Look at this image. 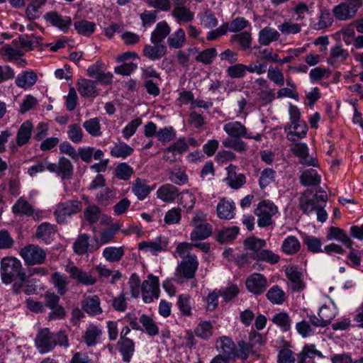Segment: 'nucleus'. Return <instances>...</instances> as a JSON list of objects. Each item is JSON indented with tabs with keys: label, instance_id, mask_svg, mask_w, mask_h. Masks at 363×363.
I'll list each match as a JSON object with an SVG mask.
<instances>
[{
	"label": "nucleus",
	"instance_id": "nucleus-1",
	"mask_svg": "<svg viewBox=\"0 0 363 363\" xmlns=\"http://www.w3.org/2000/svg\"><path fill=\"white\" fill-rule=\"evenodd\" d=\"M35 345L40 354H45L53 350L57 345L67 348L69 346V340L64 331L60 330L54 333L49 328H45L38 332Z\"/></svg>",
	"mask_w": 363,
	"mask_h": 363
},
{
	"label": "nucleus",
	"instance_id": "nucleus-2",
	"mask_svg": "<svg viewBox=\"0 0 363 363\" xmlns=\"http://www.w3.org/2000/svg\"><path fill=\"white\" fill-rule=\"evenodd\" d=\"M1 276L3 283L9 284L18 280L22 284L26 281L21 261L15 257H4L1 262Z\"/></svg>",
	"mask_w": 363,
	"mask_h": 363
},
{
	"label": "nucleus",
	"instance_id": "nucleus-3",
	"mask_svg": "<svg viewBox=\"0 0 363 363\" xmlns=\"http://www.w3.org/2000/svg\"><path fill=\"white\" fill-rule=\"evenodd\" d=\"M199 262L194 255L187 256L177 267L173 277L174 281L182 284L189 279H194L198 269Z\"/></svg>",
	"mask_w": 363,
	"mask_h": 363
},
{
	"label": "nucleus",
	"instance_id": "nucleus-4",
	"mask_svg": "<svg viewBox=\"0 0 363 363\" xmlns=\"http://www.w3.org/2000/svg\"><path fill=\"white\" fill-rule=\"evenodd\" d=\"M194 230L190 234L192 242H198L209 238L213 233V226L206 222V215L201 211L194 212L191 221Z\"/></svg>",
	"mask_w": 363,
	"mask_h": 363
},
{
	"label": "nucleus",
	"instance_id": "nucleus-5",
	"mask_svg": "<svg viewBox=\"0 0 363 363\" xmlns=\"http://www.w3.org/2000/svg\"><path fill=\"white\" fill-rule=\"evenodd\" d=\"M312 191L306 190L300 197L299 206L301 210L307 215L315 212L317 220L324 223L328 218V213L321 203H318L311 196Z\"/></svg>",
	"mask_w": 363,
	"mask_h": 363
},
{
	"label": "nucleus",
	"instance_id": "nucleus-6",
	"mask_svg": "<svg viewBox=\"0 0 363 363\" xmlns=\"http://www.w3.org/2000/svg\"><path fill=\"white\" fill-rule=\"evenodd\" d=\"M363 7V0H345L333 8V14L339 21L353 18Z\"/></svg>",
	"mask_w": 363,
	"mask_h": 363
},
{
	"label": "nucleus",
	"instance_id": "nucleus-7",
	"mask_svg": "<svg viewBox=\"0 0 363 363\" xmlns=\"http://www.w3.org/2000/svg\"><path fill=\"white\" fill-rule=\"evenodd\" d=\"M257 217V225L266 228L273 223L272 217L278 213L277 206L269 200L260 201L254 211Z\"/></svg>",
	"mask_w": 363,
	"mask_h": 363
},
{
	"label": "nucleus",
	"instance_id": "nucleus-8",
	"mask_svg": "<svg viewBox=\"0 0 363 363\" xmlns=\"http://www.w3.org/2000/svg\"><path fill=\"white\" fill-rule=\"evenodd\" d=\"M19 255L28 266L40 265L47 258L45 250L35 244H29L21 248Z\"/></svg>",
	"mask_w": 363,
	"mask_h": 363
},
{
	"label": "nucleus",
	"instance_id": "nucleus-9",
	"mask_svg": "<svg viewBox=\"0 0 363 363\" xmlns=\"http://www.w3.org/2000/svg\"><path fill=\"white\" fill-rule=\"evenodd\" d=\"M65 269L69 274V277L77 284L89 286L94 285L97 282V278L91 272L84 270L82 268L75 265L72 262H69L65 266Z\"/></svg>",
	"mask_w": 363,
	"mask_h": 363
},
{
	"label": "nucleus",
	"instance_id": "nucleus-10",
	"mask_svg": "<svg viewBox=\"0 0 363 363\" xmlns=\"http://www.w3.org/2000/svg\"><path fill=\"white\" fill-rule=\"evenodd\" d=\"M82 209V203L79 200H67L57 205L54 215L57 223L65 224L68 217L79 213Z\"/></svg>",
	"mask_w": 363,
	"mask_h": 363
},
{
	"label": "nucleus",
	"instance_id": "nucleus-11",
	"mask_svg": "<svg viewBox=\"0 0 363 363\" xmlns=\"http://www.w3.org/2000/svg\"><path fill=\"white\" fill-rule=\"evenodd\" d=\"M143 300L145 303H150L157 299L160 296L159 279L152 274H149L147 279L141 285Z\"/></svg>",
	"mask_w": 363,
	"mask_h": 363
},
{
	"label": "nucleus",
	"instance_id": "nucleus-12",
	"mask_svg": "<svg viewBox=\"0 0 363 363\" xmlns=\"http://www.w3.org/2000/svg\"><path fill=\"white\" fill-rule=\"evenodd\" d=\"M290 150L292 154L299 159L301 164L312 167H318L317 158L309 155L308 148L306 143H298L291 145Z\"/></svg>",
	"mask_w": 363,
	"mask_h": 363
},
{
	"label": "nucleus",
	"instance_id": "nucleus-13",
	"mask_svg": "<svg viewBox=\"0 0 363 363\" xmlns=\"http://www.w3.org/2000/svg\"><path fill=\"white\" fill-rule=\"evenodd\" d=\"M247 289L255 296L262 294L268 286V281L266 277L260 273H253L250 275L246 281Z\"/></svg>",
	"mask_w": 363,
	"mask_h": 363
},
{
	"label": "nucleus",
	"instance_id": "nucleus-14",
	"mask_svg": "<svg viewBox=\"0 0 363 363\" xmlns=\"http://www.w3.org/2000/svg\"><path fill=\"white\" fill-rule=\"evenodd\" d=\"M168 243L169 241L167 238L159 236L153 240L140 242L138 244V249L140 250L150 252L154 255H157L160 252L167 250Z\"/></svg>",
	"mask_w": 363,
	"mask_h": 363
},
{
	"label": "nucleus",
	"instance_id": "nucleus-15",
	"mask_svg": "<svg viewBox=\"0 0 363 363\" xmlns=\"http://www.w3.org/2000/svg\"><path fill=\"white\" fill-rule=\"evenodd\" d=\"M167 52V48L164 43H151L144 45L143 55L151 61L162 59Z\"/></svg>",
	"mask_w": 363,
	"mask_h": 363
},
{
	"label": "nucleus",
	"instance_id": "nucleus-16",
	"mask_svg": "<svg viewBox=\"0 0 363 363\" xmlns=\"http://www.w3.org/2000/svg\"><path fill=\"white\" fill-rule=\"evenodd\" d=\"M315 357L320 359L325 358V356L320 350H317L315 345H305L297 355L296 363H317L315 360Z\"/></svg>",
	"mask_w": 363,
	"mask_h": 363
},
{
	"label": "nucleus",
	"instance_id": "nucleus-17",
	"mask_svg": "<svg viewBox=\"0 0 363 363\" xmlns=\"http://www.w3.org/2000/svg\"><path fill=\"white\" fill-rule=\"evenodd\" d=\"M44 18L52 26L58 28L63 32H67L72 24V19L69 16H62L56 11L45 13Z\"/></svg>",
	"mask_w": 363,
	"mask_h": 363
},
{
	"label": "nucleus",
	"instance_id": "nucleus-18",
	"mask_svg": "<svg viewBox=\"0 0 363 363\" xmlns=\"http://www.w3.org/2000/svg\"><path fill=\"white\" fill-rule=\"evenodd\" d=\"M286 133V138L291 141H296L306 137L308 126L304 121L291 123L284 128Z\"/></svg>",
	"mask_w": 363,
	"mask_h": 363
},
{
	"label": "nucleus",
	"instance_id": "nucleus-19",
	"mask_svg": "<svg viewBox=\"0 0 363 363\" xmlns=\"http://www.w3.org/2000/svg\"><path fill=\"white\" fill-rule=\"evenodd\" d=\"M223 130L230 138L240 139L251 137V133H247L246 126L240 121H232L225 123L223 126Z\"/></svg>",
	"mask_w": 363,
	"mask_h": 363
},
{
	"label": "nucleus",
	"instance_id": "nucleus-20",
	"mask_svg": "<svg viewBox=\"0 0 363 363\" xmlns=\"http://www.w3.org/2000/svg\"><path fill=\"white\" fill-rule=\"evenodd\" d=\"M89 236L87 234L79 235L73 244L74 252L78 255H82L88 252H93L99 249L100 245H90Z\"/></svg>",
	"mask_w": 363,
	"mask_h": 363
},
{
	"label": "nucleus",
	"instance_id": "nucleus-21",
	"mask_svg": "<svg viewBox=\"0 0 363 363\" xmlns=\"http://www.w3.org/2000/svg\"><path fill=\"white\" fill-rule=\"evenodd\" d=\"M57 232V226L50 223H43L35 230V237L41 242L49 244L54 238Z\"/></svg>",
	"mask_w": 363,
	"mask_h": 363
},
{
	"label": "nucleus",
	"instance_id": "nucleus-22",
	"mask_svg": "<svg viewBox=\"0 0 363 363\" xmlns=\"http://www.w3.org/2000/svg\"><path fill=\"white\" fill-rule=\"evenodd\" d=\"M267 242L264 239L256 237H249L244 241L245 249L249 252L250 257L255 259L259 253L266 247Z\"/></svg>",
	"mask_w": 363,
	"mask_h": 363
},
{
	"label": "nucleus",
	"instance_id": "nucleus-23",
	"mask_svg": "<svg viewBox=\"0 0 363 363\" xmlns=\"http://www.w3.org/2000/svg\"><path fill=\"white\" fill-rule=\"evenodd\" d=\"M285 274L290 281L291 289L294 291H300L303 289V275L297 267L291 266L286 267Z\"/></svg>",
	"mask_w": 363,
	"mask_h": 363
},
{
	"label": "nucleus",
	"instance_id": "nucleus-24",
	"mask_svg": "<svg viewBox=\"0 0 363 363\" xmlns=\"http://www.w3.org/2000/svg\"><path fill=\"white\" fill-rule=\"evenodd\" d=\"M81 306L82 309L90 315H97L103 313L100 298L96 295L84 297Z\"/></svg>",
	"mask_w": 363,
	"mask_h": 363
},
{
	"label": "nucleus",
	"instance_id": "nucleus-25",
	"mask_svg": "<svg viewBox=\"0 0 363 363\" xmlns=\"http://www.w3.org/2000/svg\"><path fill=\"white\" fill-rule=\"evenodd\" d=\"M52 165L55 166V171H51L52 173L60 175L62 179H69L72 178L74 167L69 160L65 157H60L57 164L52 163Z\"/></svg>",
	"mask_w": 363,
	"mask_h": 363
},
{
	"label": "nucleus",
	"instance_id": "nucleus-26",
	"mask_svg": "<svg viewBox=\"0 0 363 363\" xmlns=\"http://www.w3.org/2000/svg\"><path fill=\"white\" fill-rule=\"evenodd\" d=\"M235 204L233 201L222 198L217 205V216L220 219L230 220L235 216Z\"/></svg>",
	"mask_w": 363,
	"mask_h": 363
},
{
	"label": "nucleus",
	"instance_id": "nucleus-27",
	"mask_svg": "<svg viewBox=\"0 0 363 363\" xmlns=\"http://www.w3.org/2000/svg\"><path fill=\"white\" fill-rule=\"evenodd\" d=\"M157 197L166 203H172L179 197V189L171 184L161 186L157 191Z\"/></svg>",
	"mask_w": 363,
	"mask_h": 363
},
{
	"label": "nucleus",
	"instance_id": "nucleus-28",
	"mask_svg": "<svg viewBox=\"0 0 363 363\" xmlns=\"http://www.w3.org/2000/svg\"><path fill=\"white\" fill-rule=\"evenodd\" d=\"M350 57L349 52L341 45L333 47L328 58V63L334 67H337L344 62Z\"/></svg>",
	"mask_w": 363,
	"mask_h": 363
},
{
	"label": "nucleus",
	"instance_id": "nucleus-29",
	"mask_svg": "<svg viewBox=\"0 0 363 363\" xmlns=\"http://www.w3.org/2000/svg\"><path fill=\"white\" fill-rule=\"evenodd\" d=\"M228 176L225 181L229 186L233 189H238L246 182L245 176L243 174H237L235 172L236 167L230 164L227 168Z\"/></svg>",
	"mask_w": 363,
	"mask_h": 363
},
{
	"label": "nucleus",
	"instance_id": "nucleus-30",
	"mask_svg": "<svg viewBox=\"0 0 363 363\" xmlns=\"http://www.w3.org/2000/svg\"><path fill=\"white\" fill-rule=\"evenodd\" d=\"M216 347L223 357L230 359L236 355L235 343L227 337H222L216 342Z\"/></svg>",
	"mask_w": 363,
	"mask_h": 363
},
{
	"label": "nucleus",
	"instance_id": "nucleus-31",
	"mask_svg": "<svg viewBox=\"0 0 363 363\" xmlns=\"http://www.w3.org/2000/svg\"><path fill=\"white\" fill-rule=\"evenodd\" d=\"M171 28L165 21L159 22L150 35L151 43H164V39L169 35Z\"/></svg>",
	"mask_w": 363,
	"mask_h": 363
},
{
	"label": "nucleus",
	"instance_id": "nucleus-32",
	"mask_svg": "<svg viewBox=\"0 0 363 363\" xmlns=\"http://www.w3.org/2000/svg\"><path fill=\"white\" fill-rule=\"evenodd\" d=\"M280 33L275 28L267 26L259 30L258 35L259 43L267 46L271 43L277 41L280 38Z\"/></svg>",
	"mask_w": 363,
	"mask_h": 363
},
{
	"label": "nucleus",
	"instance_id": "nucleus-33",
	"mask_svg": "<svg viewBox=\"0 0 363 363\" xmlns=\"http://www.w3.org/2000/svg\"><path fill=\"white\" fill-rule=\"evenodd\" d=\"M132 192L139 200H144L151 192L152 189L147 184L145 179L137 178L132 183Z\"/></svg>",
	"mask_w": 363,
	"mask_h": 363
},
{
	"label": "nucleus",
	"instance_id": "nucleus-34",
	"mask_svg": "<svg viewBox=\"0 0 363 363\" xmlns=\"http://www.w3.org/2000/svg\"><path fill=\"white\" fill-rule=\"evenodd\" d=\"M328 240H336L341 242L347 248H352L354 242L348 235L341 228L337 227H330L327 235Z\"/></svg>",
	"mask_w": 363,
	"mask_h": 363
},
{
	"label": "nucleus",
	"instance_id": "nucleus-35",
	"mask_svg": "<svg viewBox=\"0 0 363 363\" xmlns=\"http://www.w3.org/2000/svg\"><path fill=\"white\" fill-rule=\"evenodd\" d=\"M33 129V126L30 121H26L21 125L16 135V143L18 146H23L29 142Z\"/></svg>",
	"mask_w": 363,
	"mask_h": 363
},
{
	"label": "nucleus",
	"instance_id": "nucleus-36",
	"mask_svg": "<svg viewBox=\"0 0 363 363\" xmlns=\"http://www.w3.org/2000/svg\"><path fill=\"white\" fill-rule=\"evenodd\" d=\"M50 280L59 295L63 296L67 293L69 281L65 274L58 272H54Z\"/></svg>",
	"mask_w": 363,
	"mask_h": 363
},
{
	"label": "nucleus",
	"instance_id": "nucleus-37",
	"mask_svg": "<svg viewBox=\"0 0 363 363\" xmlns=\"http://www.w3.org/2000/svg\"><path fill=\"white\" fill-rule=\"evenodd\" d=\"M330 310L327 306L320 308L318 316L313 315L309 316V323L315 327L324 328L328 325L333 318L332 315H325V312H329Z\"/></svg>",
	"mask_w": 363,
	"mask_h": 363
},
{
	"label": "nucleus",
	"instance_id": "nucleus-38",
	"mask_svg": "<svg viewBox=\"0 0 363 363\" xmlns=\"http://www.w3.org/2000/svg\"><path fill=\"white\" fill-rule=\"evenodd\" d=\"M37 74L33 71H24L20 73L16 79V84L24 89L33 86L36 81Z\"/></svg>",
	"mask_w": 363,
	"mask_h": 363
},
{
	"label": "nucleus",
	"instance_id": "nucleus-39",
	"mask_svg": "<svg viewBox=\"0 0 363 363\" xmlns=\"http://www.w3.org/2000/svg\"><path fill=\"white\" fill-rule=\"evenodd\" d=\"M118 350L122 355L123 360L129 362L135 352V343L131 339L120 340L118 343Z\"/></svg>",
	"mask_w": 363,
	"mask_h": 363
},
{
	"label": "nucleus",
	"instance_id": "nucleus-40",
	"mask_svg": "<svg viewBox=\"0 0 363 363\" xmlns=\"http://www.w3.org/2000/svg\"><path fill=\"white\" fill-rule=\"evenodd\" d=\"M78 91L84 97H95L97 95L96 82L82 79L77 83Z\"/></svg>",
	"mask_w": 363,
	"mask_h": 363
},
{
	"label": "nucleus",
	"instance_id": "nucleus-41",
	"mask_svg": "<svg viewBox=\"0 0 363 363\" xmlns=\"http://www.w3.org/2000/svg\"><path fill=\"white\" fill-rule=\"evenodd\" d=\"M320 176L318 174L317 171L313 169H308L303 171L300 176L301 184L306 186H318L320 184Z\"/></svg>",
	"mask_w": 363,
	"mask_h": 363
},
{
	"label": "nucleus",
	"instance_id": "nucleus-42",
	"mask_svg": "<svg viewBox=\"0 0 363 363\" xmlns=\"http://www.w3.org/2000/svg\"><path fill=\"white\" fill-rule=\"evenodd\" d=\"M266 297L270 303L281 305L286 299L285 292L278 285L271 287L266 294Z\"/></svg>",
	"mask_w": 363,
	"mask_h": 363
},
{
	"label": "nucleus",
	"instance_id": "nucleus-43",
	"mask_svg": "<svg viewBox=\"0 0 363 363\" xmlns=\"http://www.w3.org/2000/svg\"><path fill=\"white\" fill-rule=\"evenodd\" d=\"M186 39L185 32L183 28H178L173 34L167 38V43L169 48L174 49H180L186 44Z\"/></svg>",
	"mask_w": 363,
	"mask_h": 363
},
{
	"label": "nucleus",
	"instance_id": "nucleus-44",
	"mask_svg": "<svg viewBox=\"0 0 363 363\" xmlns=\"http://www.w3.org/2000/svg\"><path fill=\"white\" fill-rule=\"evenodd\" d=\"M281 250L288 255L297 253L301 249V242L295 236H288L281 245Z\"/></svg>",
	"mask_w": 363,
	"mask_h": 363
},
{
	"label": "nucleus",
	"instance_id": "nucleus-45",
	"mask_svg": "<svg viewBox=\"0 0 363 363\" xmlns=\"http://www.w3.org/2000/svg\"><path fill=\"white\" fill-rule=\"evenodd\" d=\"M124 247H107L103 250V257L110 262H118L123 257Z\"/></svg>",
	"mask_w": 363,
	"mask_h": 363
},
{
	"label": "nucleus",
	"instance_id": "nucleus-46",
	"mask_svg": "<svg viewBox=\"0 0 363 363\" xmlns=\"http://www.w3.org/2000/svg\"><path fill=\"white\" fill-rule=\"evenodd\" d=\"M120 226L118 224H113L110 228L103 229L99 234V240H96V245L107 244L113 240L116 233L119 230Z\"/></svg>",
	"mask_w": 363,
	"mask_h": 363
},
{
	"label": "nucleus",
	"instance_id": "nucleus-47",
	"mask_svg": "<svg viewBox=\"0 0 363 363\" xmlns=\"http://www.w3.org/2000/svg\"><path fill=\"white\" fill-rule=\"evenodd\" d=\"M272 321L278 326L282 332L289 331L291 325V319L286 312H279L275 314Z\"/></svg>",
	"mask_w": 363,
	"mask_h": 363
},
{
	"label": "nucleus",
	"instance_id": "nucleus-48",
	"mask_svg": "<svg viewBox=\"0 0 363 363\" xmlns=\"http://www.w3.org/2000/svg\"><path fill=\"white\" fill-rule=\"evenodd\" d=\"M172 14L178 21L184 23L191 22L194 18V13L186 6H175Z\"/></svg>",
	"mask_w": 363,
	"mask_h": 363
},
{
	"label": "nucleus",
	"instance_id": "nucleus-49",
	"mask_svg": "<svg viewBox=\"0 0 363 363\" xmlns=\"http://www.w3.org/2000/svg\"><path fill=\"white\" fill-rule=\"evenodd\" d=\"M74 29L82 35L90 36L96 30V24L86 20L77 21L74 23Z\"/></svg>",
	"mask_w": 363,
	"mask_h": 363
},
{
	"label": "nucleus",
	"instance_id": "nucleus-50",
	"mask_svg": "<svg viewBox=\"0 0 363 363\" xmlns=\"http://www.w3.org/2000/svg\"><path fill=\"white\" fill-rule=\"evenodd\" d=\"M199 18L201 25L206 28H216L218 24L215 13L210 9H206L203 13H200Z\"/></svg>",
	"mask_w": 363,
	"mask_h": 363
},
{
	"label": "nucleus",
	"instance_id": "nucleus-51",
	"mask_svg": "<svg viewBox=\"0 0 363 363\" xmlns=\"http://www.w3.org/2000/svg\"><path fill=\"white\" fill-rule=\"evenodd\" d=\"M238 233L239 228L237 226L224 228L218 232L217 240L222 244L230 242L236 238Z\"/></svg>",
	"mask_w": 363,
	"mask_h": 363
},
{
	"label": "nucleus",
	"instance_id": "nucleus-52",
	"mask_svg": "<svg viewBox=\"0 0 363 363\" xmlns=\"http://www.w3.org/2000/svg\"><path fill=\"white\" fill-rule=\"evenodd\" d=\"M13 213L30 216L33 214V206L25 199L20 198L12 207Z\"/></svg>",
	"mask_w": 363,
	"mask_h": 363
},
{
	"label": "nucleus",
	"instance_id": "nucleus-53",
	"mask_svg": "<svg viewBox=\"0 0 363 363\" xmlns=\"http://www.w3.org/2000/svg\"><path fill=\"white\" fill-rule=\"evenodd\" d=\"M333 23V18L331 16L328 9H322L318 16L317 23L313 24V28L315 30H321L330 26Z\"/></svg>",
	"mask_w": 363,
	"mask_h": 363
},
{
	"label": "nucleus",
	"instance_id": "nucleus-54",
	"mask_svg": "<svg viewBox=\"0 0 363 363\" xmlns=\"http://www.w3.org/2000/svg\"><path fill=\"white\" fill-rule=\"evenodd\" d=\"M83 128L92 137L101 136L102 134L100 120L96 117L85 121Z\"/></svg>",
	"mask_w": 363,
	"mask_h": 363
},
{
	"label": "nucleus",
	"instance_id": "nucleus-55",
	"mask_svg": "<svg viewBox=\"0 0 363 363\" xmlns=\"http://www.w3.org/2000/svg\"><path fill=\"white\" fill-rule=\"evenodd\" d=\"M133 152V148L125 143H118L111 148L110 154L113 157L125 158Z\"/></svg>",
	"mask_w": 363,
	"mask_h": 363
},
{
	"label": "nucleus",
	"instance_id": "nucleus-56",
	"mask_svg": "<svg viewBox=\"0 0 363 363\" xmlns=\"http://www.w3.org/2000/svg\"><path fill=\"white\" fill-rule=\"evenodd\" d=\"M177 304L182 315L191 316L192 315L191 296L189 294L179 295Z\"/></svg>",
	"mask_w": 363,
	"mask_h": 363
},
{
	"label": "nucleus",
	"instance_id": "nucleus-57",
	"mask_svg": "<svg viewBox=\"0 0 363 363\" xmlns=\"http://www.w3.org/2000/svg\"><path fill=\"white\" fill-rule=\"evenodd\" d=\"M278 29L281 34L288 35L290 34L296 35L301 32V25L294 23L291 20H286L281 24L278 26Z\"/></svg>",
	"mask_w": 363,
	"mask_h": 363
},
{
	"label": "nucleus",
	"instance_id": "nucleus-58",
	"mask_svg": "<svg viewBox=\"0 0 363 363\" xmlns=\"http://www.w3.org/2000/svg\"><path fill=\"white\" fill-rule=\"evenodd\" d=\"M54 167L52 162L47 160H43L29 167L28 169V174L30 177H35L37 174L42 173L46 169L51 172V171H55Z\"/></svg>",
	"mask_w": 363,
	"mask_h": 363
},
{
	"label": "nucleus",
	"instance_id": "nucleus-59",
	"mask_svg": "<svg viewBox=\"0 0 363 363\" xmlns=\"http://www.w3.org/2000/svg\"><path fill=\"white\" fill-rule=\"evenodd\" d=\"M101 335V330L96 325H90L86 328L83 338L88 346H94L97 342V338Z\"/></svg>",
	"mask_w": 363,
	"mask_h": 363
},
{
	"label": "nucleus",
	"instance_id": "nucleus-60",
	"mask_svg": "<svg viewBox=\"0 0 363 363\" xmlns=\"http://www.w3.org/2000/svg\"><path fill=\"white\" fill-rule=\"evenodd\" d=\"M139 321L143 325V327L148 335L151 336L158 335L159 328L151 317L146 314H143L140 317Z\"/></svg>",
	"mask_w": 363,
	"mask_h": 363
},
{
	"label": "nucleus",
	"instance_id": "nucleus-61",
	"mask_svg": "<svg viewBox=\"0 0 363 363\" xmlns=\"http://www.w3.org/2000/svg\"><path fill=\"white\" fill-rule=\"evenodd\" d=\"M222 144L225 147L233 149L240 153L245 152L247 150L246 143L238 138H226L222 141Z\"/></svg>",
	"mask_w": 363,
	"mask_h": 363
},
{
	"label": "nucleus",
	"instance_id": "nucleus-62",
	"mask_svg": "<svg viewBox=\"0 0 363 363\" xmlns=\"http://www.w3.org/2000/svg\"><path fill=\"white\" fill-rule=\"evenodd\" d=\"M128 285L130 289L131 297L138 298L141 293V281L139 276L136 273L130 275Z\"/></svg>",
	"mask_w": 363,
	"mask_h": 363
},
{
	"label": "nucleus",
	"instance_id": "nucleus-63",
	"mask_svg": "<svg viewBox=\"0 0 363 363\" xmlns=\"http://www.w3.org/2000/svg\"><path fill=\"white\" fill-rule=\"evenodd\" d=\"M231 42H238L243 50L251 48L252 36L248 31H244L231 36Z\"/></svg>",
	"mask_w": 363,
	"mask_h": 363
},
{
	"label": "nucleus",
	"instance_id": "nucleus-64",
	"mask_svg": "<svg viewBox=\"0 0 363 363\" xmlns=\"http://www.w3.org/2000/svg\"><path fill=\"white\" fill-rule=\"evenodd\" d=\"M267 72V78L274 84L279 86L284 84V75L279 67L270 66Z\"/></svg>",
	"mask_w": 363,
	"mask_h": 363
}]
</instances>
